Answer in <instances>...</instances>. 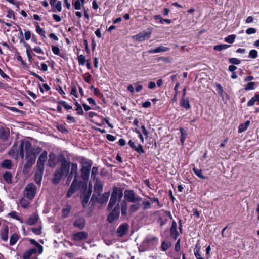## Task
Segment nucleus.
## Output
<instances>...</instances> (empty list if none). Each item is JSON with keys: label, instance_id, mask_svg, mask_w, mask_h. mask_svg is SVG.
Returning <instances> with one entry per match:
<instances>
[{"label": "nucleus", "instance_id": "f257e3e1", "mask_svg": "<svg viewBox=\"0 0 259 259\" xmlns=\"http://www.w3.org/2000/svg\"><path fill=\"white\" fill-rule=\"evenodd\" d=\"M40 147L33 148L28 141L21 140L20 144L15 143L9 151V155L17 159L19 155L23 158L25 153L26 163L24 165L23 172L28 174L32 166L35 163L37 155L40 152Z\"/></svg>", "mask_w": 259, "mask_h": 259}, {"label": "nucleus", "instance_id": "f03ea898", "mask_svg": "<svg viewBox=\"0 0 259 259\" xmlns=\"http://www.w3.org/2000/svg\"><path fill=\"white\" fill-rule=\"evenodd\" d=\"M123 215H125L127 211V204L125 201H122L120 204L117 203L114 209L111 211L107 218V220L110 223L114 222L118 219L120 214V210Z\"/></svg>", "mask_w": 259, "mask_h": 259}, {"label": "nucleus", "instance_id": "7ed1b4c3", "mask_svg": "<svg viewBox=\"0 0 259 259\" xmlns=\"http://www.w3.org/2000/svg\"><path fill=\"white\" fill-rule=\"evenodd\" d=\"M123 197L122 190L120 188L114 187L113 192L111 194V196L108 205L107 209L109 210H111L114 206L117 204L118 202L119 204L122 202L121 201Z\"/></svg>", "mask_w": 259, "mask_h": 259}, {"label": "nucleus", "instance_id": "20e7f679", "mask_svg": "<svg viewBox=\"0 0 259 259\" xmlns=\"http://www.w3.org/2000/svg\"><path fill=\"white\" fill-rule=\"evenodd\" d=\"M124 199L123 201L130 202H141V198L139 197L134 192L133 190H126L124 192Z\"/></svg>", "mask_w": 259, "mask_h": 259}, {"label": "nucleus", "instance_id": "39448f33", "mask_svg": "<svg viewBox=\"0 0 259 259\" xmlns=\"http://www.w3.org/2000/svg\"><path fill=\"white\" fill-rule=\"evenodd\" d=\"M36 194V186L32 183L26 185L25 188L24 195L29 200L32 199Z\"/></svg>", "mask_w": 259, "mask_h": 259}, {"label": "nucleus", "instance_id": "423d86ee", "mask_svg": "<svg viewBox=\"0 0 259 259\" xmlns=\"http://www.w3.org/2000/svg\"><path fill=\"white\" fill-rule=\"evenodd\" d=\"M92 164L90 161H84L82 163L81 176L84 180H87L89 178Z\"/></svg>", "mask_w": 259, "mask_h": 259}, {"label": "nucleus", "instance_id": "0eeeda50", "mask_svg": "<svg viewBox=\"0 0 259 259\" xmlns=\"http://www.w3.org/2000/svg\"><path fill=\"white\" fill-rule=\"evenodd\" d=\"M151 36L150 31H142L140 33L133 35V38L138 41H143L145 40L148 39Z\"/></svg>", "mask_w": 259, "mask_h": 259}, {"label": "nucleus", "instance_id": "6e6552de", "mask_svg": "<svg viewBox=\"0 0 259 259\" xmlns=\"http://www.w3.org/2000/svg\"><path fill=\"white\" fill-rule=\"evenodd\" d=\"M61 167L60 169H58L64 175H67L69 168L70 162H67L65 158L63 157L62 159L61 160Z\"/></svg>", "mask_w": 259, "mask_h": 259}, {"label": "nucleus", "instance_id": "1a4fd4ad", "mask_svg": "<svg viewBox=\"0 0 259 259\" xmlns=\"http://www.w3.org/2000/svg\"><path fill=\"white\" fill-rule=\"evenodd\" d=\"M47 158V152L44 151L40 155L37 162V167L38 169H44V163Z\"/></svg>", "mask_w": 259, "mask_h": 259}, {"label": "nucleus", "instance_id": "9d476101", "mask_svg": "<svg viewBox=\"0 0 259 259\" xmlns=\"http://www.w3.org/2000/svg\"><path fill=\"white\" fill-rule=\"evenodd\" d=\"M157 243V239L153 237H147L143 242L142 245L145 249L150 245H154Z\"/></svg>", "mask_w": 259, "mask_h": 259}, {"label": "nucleus", "instance_id": "9b49d317", "mask_svg": "<svg viewBox=\"0 0 259 259\" xmlns=\"http://www.w3.org/2000/svg\"><path fill=\"white\" fill-rule=\"evenodd\" d=\"M85 225V220L82 217L77 218L73 222V226L80 230L83 229Z\"/></svg>", "mask_w": 259, "mask_h": 259}, {"label": "nucleus", "instance_id": "f8f14e48", "mask_svg": "<svg viewBox=\"0 0 259 259\" xmlns=\"http://www.w3.org/2000/svg\"><path fill=\"white\" fill-rule=\"evenodd\" d=\"M78 168H77V165L76 163H72L71 164V172L68 176L67 181H70L71 180V178L74 176V178L76 179L77 176H78Z\"/></svg>", "mask_w": 259, "mask_h": 259}, {"label": "nucleus", "instance_id": "ddd939ff", "mask_svg": "<svg viewBox=\"0 0 259 259\" xmlns=\"http://www.w3.org/2000/svg\"><path fill=\"white\" fill-rule=\"evenodd\" d=\"M128 226L127 223H123L120 225L117 230L118 236L122 237L125 234L128 229Z\"/></svg>", "mask_w": 259, "mask_h": 259}, {"label": "nucleus", "instance_id": "4468645a", "mask_svg": "<svg viewBox=\"0 0 259 259\" xmlns=\"http://www.w3.org/2000/svg\"><path fill=\"white\" fill-rule=\"evenodd\" d=\"M87 237L88 233L84 231L77 232L73 235V239L77 241H80L85 239Z\"/></svg>", "mask_w": 259, "mask_h": 259}, {"label": "nucleus", "instance_id": "2eb2a0df", "mask_svg": "<svg viewBox=\"0 0 259 259\" xmlns=\"http://www.w3.org/2000/svg\"><path fill=\"white\" fill-rule=\"evenodd\" d=\"M77 179L75 178H74V180L73 181V182L68 190L67 193V197H70L72 194L75 192V191L77 189Z\"/></svg>", "mask_w": 259, "mask_h": 259}, {"label": "nucleus", "instance_id": "dca6fc26", "mask_svg": "<svg viewBox=\"0 0 259 259\" xmlns=\"http://www.w3.org/2000/svg\"><path fill=\"white\" fill-rule=\"evenodd\" d=\"M10 131L8 128L0 127V139L6 141L9 137Z\"/></svg>", "mask_w": 259, "mask_h": 259}, {"label": "nucleus", "instance_id": "f3484780", "mask_svg": "<svg viewBox=\"0 0 259 259\" xmlns=\"http://www.w3.org/2000/svg\"><path fill=\"white\" fill-rule=\"evenodd\" d=\"M103 183L97 179L94 185V191L98 195H100L103 190Z\"/></svg>", "mask_w": 259, "mask_h": 259}, {"label": "nucleus", "instance_id": "a211bd4d", "mask_svg": "<svg viewBox=\"0 0 259 259\" xmlns=\"http://www.w3.org/2000/svg\"><path fill=\"white\" fill-rule=\"evenodd\" d=\"M177 223L176 222L172 220V225L170 230V236L171 237L174 238V239H176L178 236V232L177 230Z\"/></svg>", "mask_w": 259, "mask_h": 259}, {"label": "nucleus", "instance_id": "6ab92c4d", "mask_svg": "<svg viewBox=\"0 0 259 259\" xmlns=\"http://www.w3.org/2000/svg\"><path fill=\"white\" fill-rule=\"evenodd\" d=\"M38 219V215L37 214H33L27 219L26 223L28 225H33L37 222Z\"/></svg>", "mask_w": 259, "mask_h": 259}, {"label": "nucleus", "instance_id": "aec40b11", "mask_svg": "<svg viewBox=\"0 0 259 259\" xmlns=\"http://www.w3.org/2000/svg\"><path fill=\"white\" fill-rule=\"evenodd\" d=\"M58 162V159L56 155L54 153H50L49 159V165L51 167H54L56 166Z\"/></svg>", "mask_w": 259, "mask_h": 259}, {"label": "nucleus", "instance_id": "412c9836", "mask_svg": "<svg viewBox=\"0 0 259 259\" xmlns=\"http://www.w3.org/2000/svg\"><path fill=\"white\" fill-rule=\"evenodd\" d=\"M8 227L7 226H5L3 227V228L1 230V237L3 240L4 241H6L8 239Z\"/></svg>", "mask_w": 259, "mask_h": 259}, {"label": "nucleus", "instance_id": "4be33fe9", "mask_svg": "<svg viewBox=\"0 0 259 259\" xmlns=\"http://www.w3.org/2000/svg\"><path fill=\"white\" fill-rule=\"evenodd\" d=\"M110 196V192H105L103 193L101 195H99V198H98V202L100 203L103 204L107 202L109 197Z\"/></svg>", "mask_w": 259, "mask_h": 259}, {"label": "nucleus", "instance_id": "5701e85b", "mask_svg": "<svg viewBox=\"0 0 259 259\" xmlns=\"http://www.w3.org/2000/svg\"><path fill=\"white\" fill-rule=\"evenodd\" d=\"M44 173V170L38 169L35 174V181L38 184H40Z\"/></svg>", "mask_w": 259, "mask_h": 259}, {"label": "nucleus", "instance_id": "b1692460", "mask_svg": "<svg viewBox=\"0 0 259 259\" xmlns=\"http://www.w3.org/2000/svg\"><path fill=\"white\" fill-rule=\"evenodd\" d=\"M63 175L58 169L56 171L54 174V178L52 179V182L54 184L58 183Z\"/></svg>", "mask_w": 259, "mask_h": 259}, {"label": "nucleus", "instance_id": "393cba45", "mask_svg": "<svg viewBox=\"0 0 259 259\" xmlns=\"http://www.w3.org/2000/svg\"><path fill=\"white\" fill-rule=\"evenodd\" d=\"M129 208L130 213H133L141 207L140 202H133Z\"/></svg>", "mask_w": 259, "mask_h": 259}, {"label": "nucleus", "instance_id": "a878e982", "mask_svg": "<svg viewBox=\"0 0 259 259\" xmlns=\"http://www.w3.org/2000/svg\"><path fill=\"white\" fill-rule=\"evenodd\" d=\"M250 121L247 120L245 123L241 124L238 127V133H241L246 131L250 125Z\"/></svg>", "mask_w": 259, "mask_h": 259}, {"label": "nucleus", "instance_id": "bb28decb", "mask_svg": "<svg viewBox=\"0 0 259 259\" xmlns=\"http://www.w3.org/2000/svg\"><path fill=\"white\" fill-rule=\"evenodd\" d=\"M180 105L187 109H188L190 108V105L189 104L188 99H185V98H182L180 101Z\"/></svg>", "mask_w": 259, "mask_h": 259}, {"label": "nucleus", "instance_id": "cd10ccee", "mask_svg": "<svg viewBox=\"0 0 259 259\" xmlns=\"http://www.w3.org/2000/svg\"><path fill=\"white\" fill-rule=\"evenodd\" d=\"M141 206L143 205V208L144 209H147L150 208L151 205V202L149 200V199L147 200H143L141 198V201L140 202Z\"/></svg>", "mask_w": 259, "mask_h": 259}, {"label": "nucleus", "instance_id": "c85d7f7f", "mask_svg": "<svg viewBox=\"0 0 259 259\" xmlns=\"http://www.w3.org/2000/svg\"><path fill=\"white\" fill-rule=\"evenodd\" d=\"M193 171L195 173V174L199 178L202 179H206L207 178L206 177L204 176L202 174V171L201 169H197L195 167L193 168Z\"/></svg>", "mask_w": 259, "mask_h": 259}, {"label": "nucleus", "instance_id": "c756f323", "mask_svg": "<svg viewBox=\"0 0 259 259\" xmlns=\"http://www.w3.org/2000/svg\"><path fill=\"white\" fill-rule=\"evenodd\" d=\"M230 45L227 44H220L214 46L213 49L215 51H221L223 50H225L229 48Z\"/></svg>", "mask_w": 259, "mask_h": 259}, {"label": "nucleus", "instance_id": "7c9ffc66", "mask_svg": "<svg viewBox=\"0 0 259 259\" xmlns=\"http://www.w3.org/2000/svg\"><path fill=\"white\" fill-rule=\"evenodd\" d=\"M18 240V236L17 234H13L10 239V244L11 245H14Z\"/></svg>", "mask_w": 259, "mask_h": 259}, {"label": "nucleus", "instance_id": "2f4dec72", "mask_svg": "<svg viewBox=\"0 0 259 259\" xmlns=\"http://www.w3.org/2000/svg\"><path fill=\"white\" fill-rule=\"evenodd\" d=\"M3 178L5 181L8 183H11L12 182V175L10 172H6L3 175Z\"/></svg>", "mask_w": 259, "mask_h": 259}, {"label": "nucleus", "instance_id": "473e14b6", "mask_svg": "<svg viewBox=\"0 0 259 259\" xmlns=\"http://www.w3.org/2000/svg\"><path fill=\"white\" fill-rule=\"evenodd\" d=\"M71 210V207L70 206H65L62 209L63 216L65 218L68 217Z\"/></svg>", "mask_w": 259, "mask_h": 259}, {"label": "nucleus", "instance_id": "72a5a7b5", "mask_svg": "<svg viewBox=\"0 0 259 259\" xmlns=\"http://www.w3.org/2000/svg\"><path fill=\"white\" fill-rule=\"evenodd\" d=\"M30 242L35 245L36 247H37L38 249V253L39 254L41 253L43 251V247L41 245H40L38 243H37L35 240L34 239H31Z\"/></svg>", "mask_w": 259, "mask_h": 259}, {"label": "nucleus", "instance_id": "f704fd0d", "mask_svg": "<svg viewBox=\"0 0 259 259\" xmlns=\"http://www.w3.org/2000/svg\"><path fill=\"white\" fill-rule=\"evenodd\" d=\"M75 105L76 106L77 114L79 115H83L84 112L80 105L78 102H76L75 103Z\"/></svg>", "mask_w": 259, "mask_h": 259}, {"label": "nucleus", "instance_id": "c9c22d12", "mask_svg": "<svg viewBox=\"0 0 259 259\" xmlns=\"http://www.w3.org/2000/svg\"><path fill=\"white\" fill-rule=\"evenodd\" d=\"M235 38V35H230L225 38V41L228 43L232 44L234 42Z\"/></svg>", "mask_w": 259, "mask_h": 259}, {"label": "nucleus", "instance_id": "e433bc0d", "mask_svg": "<svg viewBox=\"0 0 259 259\" xmlns=\"http://www.w3.org/2000/svg\"><path fill=\"white\" fill-rule=\"evenodd\" d=\"M181 133V142L182 144L185 142V140L187 137V133L186 131L184 130L183 128H180Z\"/></svg>", "mask_w": 259, "mask_h": 259}, {"label": "nucleus", "instance_id": "4c0bfd02", "mask_svg": "<svg viewBox=\"0 0 259 259\" xmlns=\"http://www.w3.org/2000/svg\"><path fill=\"white\" fill-rule=\"evenodd\" d=\"M12 166V162L10 160H5L2 163V166L7 168H10Z\"/></svg>", "mask_w": 259, "mask_h": 259}, {"label": "nucleus", "instance_id": "58836bf2", "mask_svg": "<svg viewBox=\"0 0 259 259\" xmlns=\"http://www.w3.org/2000/svg\"><path fill=\"white\" fill-rule=\"evenodd\" d=\"M36 31L39 35L45 37V31L40 28L38 23L36 25Z\"/></svg>", "mask_w": 259, "mask_h": 259}, {"label": "nucleus", "instance_id": "ea45409f", "mask_svg": "<svg viewBox=\"0 0 259 259\" xmlns=\"http://www.w3.org/2000/svg\"><path fill=\"white\" fill-rule=\"evenodd\" d=\"M30 202L25 198H22L20 201V205L24 208H27Z\"/></svg>", "mask_w": 259, "mask_h": 259}, {"label": "nucleus", "instance_id": "a19ab883", "mask_svg": "<svg viewBox=\"0 0 259 259\" xmlns=\"http://www.w3.org/2000/svg\"><path fill=\"white\" fill-rule=\"evenodd\" d=\"M163 217L165 218V221L172 220L171 213L169 211H166L163 213Z\"/></svg>", "mask_w": 259, "mask_h": 259}, {"label": "nucleus", "instance_id": "79ce46f5", "mask_svg": "<svg viewBox=\"0 0 259 259\" xmlns=\"http://www.w3.org/2000/svg\"><path fill=\"white\" fill-rule=\"evenodd\" d=\"M254 82H250L245 86L244 89L246 91L253 90L254 89Z\"/></svg>", "mask_w": 259, "mask_h": 259}, {"label": "nucleus", "instance_id": "37998d69", "mask_svg": "<svg viewBox=\"0 0 259 259\" xmlns=\"http://www.w3.org/2000/svg\"><path fill=\"white\" fill-rule=\"evenodd\" d=\"M9 215L12 218L15 219L21 222H22V221L20 219V218L17 215V213L15 211H12L9 213Z\"/></svg>", "mask_w": 259, "mask_h": 259}, {"label": "nucleus", "instance_id": "c03bdc74", "mask_svg": "<svg viewBox=\"0 0 259 259\" xmlns=\"http://www.w3.org/2000/svg\"><path fill=\"white\" fill-rule=\"evenodd\" d=\"M258 53L255 50H251L249 52V57L251 58H256L257 57Z\"/></svg>", "mask_w": 259, "mask_h": 259}, {"label": "nucleus", "instance_id": "a18cd8bd", "mask_svg": "<svg viewBox=\"0 0 259 259\" xmlns=\"http://www.w3.org/2000/svg\"><path fill=\"white\" fill-rule=\"evenodd\" d=\"M78 63L80 65H83L85 62V57L83 55H80L78 57Z\"/></svg>", "mask_w": 259, "mask_h": 259}, {"label": "nucleus", "instance_id": "49530a36", "mask_svg": "<svg viewBox=\"0 0 259 259\" xmlns=\"http://www.w3.org/2000/svg\"><path fill=\"white\" fill-rule=\"evenodd\" d=\"M172 243L169 241H163V251H165L171 247Z\"/></svg>", "mask_w": 259, "mask_h": 259}, {"label": "nucleus", "instance_id": "de8ad7c7", "mask_svg": "<svg viewBox=\"0 0 259 259\" xmlns=\"http://www.w3.org/2000/svg\"><path fill=\"white\" fill-rule=\"evenodd\" d=\"M26 54L28 56L29 60H31L32 59V56L31 55V52L32 50H31L30 47L28 44H26Z\"/></svg>", "mask_w": 259, "mask_h": 259}, {"label": "nucleus", "instance_id": "09e8293b", "mask_svg": "<svg viewBox=\"0 0 259 259\" xmlns=\"http://www.w3.org/2000/svg\"><path fill=\"white\" fill-rule=\"evenodd\" d=\"M59 104L63 106L66 109L69 110L72 109V106L67 104L65 101H61L59 102Z\"/></svg>", "mask_w": 259, "mask_h": 259}, {"label": "nucleus", "instance_id": "8fccbe9b", "mask_svg": "<svg viewBox=\"0 0 259 259\" xmlns=\"http://www.w3.org/2000/svg\"><path fill=\"white\" fill-rule=\"evenodd\" d=\"M73 5L76 10H79L81 9L82 5L79 0H76L75 1Z\"/></svg>", "mask_w": 259, "mask_h": 259}, {"label": "nucleus", "instance_id": "3c124183", "mask_svg": "<svg viewBox=\"0 0 259 259\" xmlns=\"http://www.w3.org/2000/svg\"><path fill=\"white\" fill-rule=\"evenodd\" d=\"M41 229H42V227L40 226L37 228H31V231H32L33 233H34L36 235H40L41 233Z\"/></svg>", "mask_w": 259, "mask_h": 259}, {"label": "nucleus", "instance_id": "603ef678", "mask_svg": "<svg viewBox=\"0 0 259 259\" xmlns=\"http://www.w3.org/2000/svg\"><path fill=\"white\" fill-rule=\"evenodd\" d=\"M229 62L232 64H236V65L240 64L241 62L240 60H239L236 58H230L229 60Z\"/></svg>", "mask_w": 259, "mask_h": 259}, {"label": "nucleus", "instance_id": "864d4df0", "mask_svg": "<svg viewBox=\"0 0 259 259\" xmlns=\"http://www.w3.org/2000/svg\"><path fill=\"white\" fill-rule=\"evenodd\" d=\"M52 51L54 53V54H55V55H60V49L58 47L53 46L52 47Z\"/></svg>", "mask_w": 259, "mask_h": 259}, {"label": "nucleus", "instance_id": "5fc2aeb1", "mask_svg": "<svg viewBox=\"0 0 259 259\" xmlns=\"http://www.w3.org/2000/svg\"><path fill=\"white\" fill-rule=\"evenodd\" d=\"M175 250L176 252H180L181 250L180 239H179L175 246Z\"/></svg>", "mask_w": 259, "mask_h": 259}, {"label": "nucleus", "instance_id": "6e6d98bb", "mask_svg": "<svg viewBox=\"0 0 259 259\" xmlns=\"http://www.w3.org/2000/svg\"><path fill=\"white\" fill-rule=\"evenodd\" d=\"M256 32V30L254 28H249L246 30V33L248 35L254 34Z\"/></svg>", "mask_w": 259, "mask_h": 259}, {"label": "nucleus", "instance_id": "4d7b16f0", "mask_svg": "<svg viewBox=\"0 0 259 259\" xmlns=\"http://www.w3.org/2000/svg\"><path fill=\"white\" fill-rule=\"evenodd\" d=\"M134 150L139 153H143L144 152L143 147L140 144L138 145V146H136Z\"/></svg>", "mask_w": 259, "mask_h": 259}, {"label": "nucleus", "instance_id": "13d9d810", "mask_svg": "<svg viewBox=\"0 0 259 259\" xmlns=\"http://www.w3.org/2000/svg\"><path fill=\"white\" fill-rule=\"evenodd\" d=\"M32 254L30 252V250H27L26 251L23 255V258L24 259H30L31 258V256Z\"/></svg>", "mask_w": 259, "mask_h": 259}, {"label": "nucleus", "instance_id": "bf43d9fd", "mask_svg": "<svg viewBox=\"0 0 259 259\" xmlns=\"http://www.w3.org/2000/svg\"><path fill=\"white\" fill-rule=\"evenodd\" d=\"M54 7H55V8L57 10L58 12H61L62 10L61 2L60 1L57 2Z\"/></svg>", "mask_w": 259, "mask_h": 259}, {"label": "nucleus", "instance_id": "052dcab7", "mask_svg": "<svg viewBox=\"0 0 259 259\" xmlns=\"http://www.w3.org/2000/svg\"><path fill=\"white\" fill-rule=\"evenodd\" d=\"M256 100L255 98L253 97L247 103V106H252L254 105L255 103L256 102Z\"/></svg>", "mask_w": 259, "mask_h": 259}, {"label": "nucleus", "instance_id": "680f3d73", "mask_svg": "<svg viewBox=\"0 0 259 259\" xmlns=\"http://www.w3.org/2000/svg\"><path fill=\"white\" fill-rule=\"evenodd\" d=\"M98 173V168L94 167L92 169L91 177L95 178L96 175Z\"/></svg>", "mask_w": 259, "mask_h": 259}, {"label": "nucleus", "instance_id": "e2e57ef3", "mask_svg": "<svg viewBox=\"0 0 259 259\" xmlns=\"http://www.w3.org/2000/svg\"><path fill=\"white\" fill-rule=\"evenodd\" d=\"M33 50L36 53L40 54H44V52L39 47H36L33 49Z\"/></svg>", "mask_w": 259, "mask_h": 259}, {"label": "nucleus", "instance_id": "0e129e2a", "mask_svg": "<svg viewBox=\"0 0 259 259\" xmlns=\"http://www.w3.org/2000/svg\"><path fill=\"white\" fill-rule=\"evenodd\" d=\"M194 254L197 259H203L200 255L199 249L194 252Z\"/></svg>", "mask_w": 259, "mask_h": 259}, {"label": "nucleus", "instance_id": "69168bd1", "mask_svg": "<svg viewBox=\"0 0 259 259\" xmlns=\"http://www.w3.org/2000/svg\"><path fill=\"white\" fill-rule=\"evenodd\" d=\"M24 36H25V39L26 40H28L31 37L30 31L29 30L26 31L24 33Z\"/></svg>", "mask_w": 259, "mask_h": 259}, {"label": "nucleus", "instance_id": "338daca9", "mask_svg": "<svg viewBox=\"0 0 259 259\" xmlns=\"http://www.w3.org/2000/svg\"><path fill=\"white\" fill-rule=\"evenodd\" d=\"M217 90H218V93L219 94H220L221 95H223V93L224 91H223L222 87L220 84H217Z\"/></svg>", "mask_w": 259, "mask_h": 259}, {"label": "nucleus", "instance_id": "774afa93", "mask_svg": "<svg viewBox=\"0 0 259 259\" xmlns=\"http://www.w3.org/2000/svg\"><path fill=\"white\" fill-rule=\"evenodd\" d=\"M161 51H162V49L160 47H158L156 49L150 50L149 51V52L152 53H158V52H160Z\"/></svg>", "mask_w": 259, "mask_h": 259}]
</instances>
